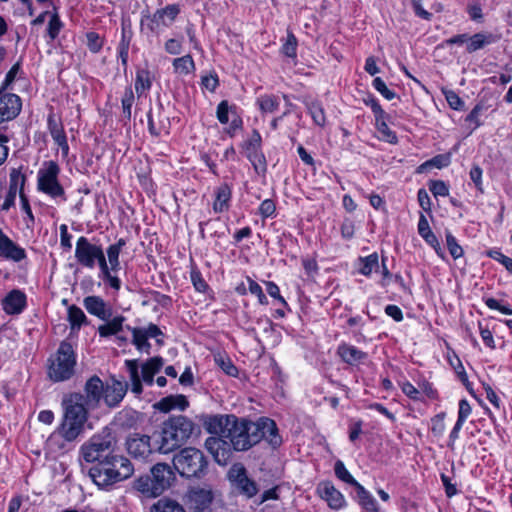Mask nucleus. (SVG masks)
Masks as SVG:
<instances>
[{
    "instance_id": "obj_1",
    "label": "nucleus",
    "mask_w": 512,
    "mask_h": 512,
    "mask_svg": "<svg viewBox=\"0 0 512 512\" xmlns=\"http://www.w3.org/2000/svg\"><path fill=\"white\" fill-rule=\"evenodd\" d=\"M116 439L108 430L93 435L80 447V456L91 464L88 475L101 489H109L114 484L130 478L134 466L124 455L115 451Z\"/></svg>"
},
{
    "instance_id": "obj_2",
    "label": "nucleus",
    "mask_w": 512,
    "mask_h": 512,
    "mask_svg": "<svg viewBox=\"0 0 512 512\" xmlns=\"http://www.w3.org/2000/svg\"><path fill=\"white\" fill-rule=\"evenodd\" d=\"M207 430L219 437H208L206 449L220 465H226L231 457V448L235 451H247L259 443V435L254 431V422L239 418L233 414L215 415L205 423Z\"/></svg>"
},
{
    "instance_id": "obj_3",
    "label": "nucleus",
    "mask_w": 512,
    "mask_h": 512,
    "mask_svg": "<svg viewBox=\"0 0 512 512\" xmlns=\"http://www.w3.org/2000/svg\"><path fill=\"white\" fill-rule=\"evenodd\" d=\"M64 415L61 424L47 439L48 447L54 452L70 449V445L83 433L87 421L84 396L72 393L62 402Z\"/></svg>"
},
{
    "instance_id": "obj_4",
    "label": "nucleus",
    "mask_w": 512,
    "mask_h": 512,
    "mask_svg": "<svg viewBox=\"0 0 512 512\" xmlns=\"http://www.w3.org/2000/svg\"><path fill=\"white\" fill-rule=\"evenodd\" d=\"M196 429L197 425L190 418L184 415L170 416L153 434L157 451L162 454L175 451L190 439Z\"/></svg>"
},
{
    "instance_id": "obj_5",
    "label": "nucleus",
    "mask_w": 512,
    "mask_h": 512,
    "mask_svg": "<svg viewBox=\"0 0 512 512\" xmlns=\"http://www.w3.org/2000/svg\"><path fill=\"white\" fill-rule=\"evenodd\" d=\"M76 353L72 344L62 341L54 354L48 358L47 374L53 382L69 380L75 373Z\"/></svg>"
},
{
    "instance_id": "obj_6",
    "label": "nucleus",
    "mask_w": 512,
    "mask_h": 512,
    "mask_svg": "<svg viewBox=\"0 0 512 512\" xmlns=\"http://www.w3.org/2000/svg\"><path fill=\"white\" fill-rule=\"evenodd\" d=\"M173 467L182 477L201 478L208 470V460L204 453L195 447L182 448L173 456Z\"/></svg>"
},
{
    "instance_id": "obj_7",
    "label": "nucleus",
    "mask_w": 512,
    "mask_h": 512,
    "mask_svg": "<svg viewBox=\"0 0 512 512\" xmlns=\"http://www.w3.org/2000/svg\"><path fill=\"white\" fill-rule=\"evenodd\" d=\"M60 167L55 161H46L38 171L37 189L52 198L62 197L65 200V190L58 180Z\"/></svg>"
},
{
    "instance_id": "obj_8",
    "label": "nucleus",
    "mask_w": 512,
    "mask_h": 512,
    "mask_svg": "<svg viewBox=\"0 0 512 512\" xmlns=\"http://www.w3.org/2000/svg\"><path fill=\"white\" fill-rule=\"evenodd\" d=\"M498 37L490 32H478L473 35L467 33L457 34L445 40L447 46L463 45L468 54H472L488 45L494 44L498 41Z\"/></svg>"
},
{
    "instance_id": "obj_9",
    "label": "nucleus",
    "mask_w": 512,
    "mask_h": 512,
    "mask_svg": "<svg viewBox=\"0 0 512 512\" xmlns=\"http://www.w3.org/2000/svg\"><path fill=\"white\" fill-rule=\"evenodd\" d=\"M152 436L140 433L130 434L126 439V450L135 459H146L153 451H157V445L151 443Z\"/></svg>"
},
{
    "instance_id": "obj_10",
    "label": "nucleus",
    "mask_w": 512,
    "mask_h": 512,
    "mask_svg": "<svg viewBox=\"0 0 512 512\" xmlns=\"http://www.w3.org/2000/svg\"><path fill=\"white\" fill-rule=\"evenodd\" d=\"M179 13V5L171 4L158 9L152 16L142 19L141 24L142 26L146 25L151 32H158L161 27L171 25Z\"/></svg>"
},
{
    "instance_id": "obj_11",
    "label": "nucleus",
    "mask_w": 512,
    "mask_h": 512,
    "mask_svg": "<svg viewBox=\"0 0 512 512\" xmlns=\"http://www.w3.org/2000/svg\"><path fill=\"white\" fill-rule=\"evenodd\" d=\"M102 248L101 244L93 243L85 236L79 237L75 247V258L78 264L93 269L94 259Z\"/></svg>"
},
{
    "instance_id": "obj_12",
    "label": "nucleus",
    "mask_w": 512,
    "mask_h": 512,
    "mask_svg": "<svg viewBox=\"0 0 512 512\" xmlns=\"http://www.w3.org/2000/svg\"><path fill=\"white\" fill-rule=\"evenodd\" d=\"M229 480L237 488V490L248 498L255 496L258 492V487L255 481L247 476L244 466L235 465L229 470Z\"/></svg>"
},
{
    "instance_id": "obj_13",
    "label": "nucleus",
    "mask_w": 512,
    "mask_h": 512,
    "mask_svg": "<svg viewBox=\"0 0 512 512\" xmlns=\"http://www.w3.org/2000/svg\"><path fill=\"white\" fill-rule=\"evenodd\" d=\"M259 435V442L265 439L273 448H277L282 443V438L278 433V428L274 420L261 417L252 426Z\"/></svg>"
},
{
    "instance_id": "obj_14",
    "label": "nucleus",
    "mask_w": 512,
    "mask_h": 512,
    "mask_svg": "<svg viewBox=\"0 0 512 512\" xmlns=\"http://www.w3.org/2000/svg\"><path fill=\"white\" fill-rule=\"evenodd\" d=\"M1 305L6 314L19 315L27 306L26 294L19 289H13L1 300Z\"/></svg>"
},
{
    "instance_id": "obj_15",
    "label": "nucleus",
    "mask_w": 512,
    "mask_h": 512,
    "mask_svg": "<svg viewBox=\"0 0 512 512\" xmlns=\"http://www.w3.org/2000/svg\"><path fill=\"white\" fill-rule=\"evenodd\" d=\"M127 390V382L112 378L111 383H108L104 387L103 399L107 406L111 408L116 407L123 400L124 396L127 393Z\"/></svg>"
},
{
    "instance_id": "obj_16",
    "label": "nucleus",
    "mask_w": 512,
    "mask_h": 512,
    "mask_svg": "<svg viewBox=\"0 0 512 512\" xmlns=\"http://www.w3.org/2000/svg\"><path fill=\"white\" fill-rule=\"evenodd\" d=\"M150 472L156 486L155 490L160 491L161 494L168 489L175 480V474L172 468L166 463L155 464Z\"/></svg>"
},
{
    "instance_id": "obj_17",
    "label": "nucleus",
    "mask_w": 512,
    "mask_h": 512,
    "mask_svg": "<svg viewBox=\"0 0 512 512\" xmlns=\"http://www.w3.org/2000/svg\"><path fill=\"white\" fill-rule=\"evenodd\" d=\"M317 492L332 509H341L345 505L344 496L330 481H323L319 483L317 486Z\"/></svg>"
},
{
    "instance_id": "obj_18",
    "label": "nucleus",
    "mask_w": 512,
    "mask_h": 512,
    "mask_svg": "<svg viewBox=\"0 0 512 512\" xmlns=\"http://www.w3.org/2000/svg\"><path fill=\"white\" fill-rule=\"evenodd\" d=\"M21 98L13 93L0 94V115L7 121L15 119L21 112Z\"/></svg>"
},
{
    "instance_id": "obj_19",
    "label": "nucleus",
    "mask_w": 512,
    "mask_h": 512,
    "mask_svg": "<svg viewBox=\"0 0 512 512\" xmlns=\"http://www.w3.org/2000/svg\"><path fill=\"white\" fill-rule=\"evenodd\" d=\"M84 391L85 395L82 394L84 396V407H95L103 398L104 384L98 376L94 375L87 380Z\"/></svg>"
},
{
    "instance_id": "obj_20",
    "label": "nucleus",
    "mask_w": 512,
    "mask_h": 512,
    "mask_svg": "<svg viewBox=\"0 0 512 512\" xmlns=\"http://www.w3.org/2000/svg\"><path fill=\"white\" fill-rule=\"evenodd\" d=\"M0 257L15 262L26 258L25 249L14 243L2 229H0Z\"/></svg>"
},
{
    "instance_id": "obj_21",
    "label": "nucleus",
    "mask_w": 512,
    "mask_h": 512,
    "mask_svg": "<svg viewBox=\"0 0 512 512\" xmlns=\"http://www.w3.org/2000/svg\"><path fill=\"white\" fill-rule=\"evenodd\" d=\"M84 307L91 314L103 321L113 315L112 308L99 296H87L83 300Z\"/></svg>"
},
{
    "instance_id": "obj_22",
    "label": "nucleus",
    "mask_w": 512,
    "mask_h": 512,
    "mask_svg": "<svg viewBox=\"0 0 512 512\" xmlns=\"http://www.w3.org/2000/svg\"><path fill=\"white\" fill-rule=\"evenodd\" d=\"M337 353L341 359L349 365L359 364L367 358L366 352L359 350L353 345L345 343L339 345Z\"/></svg>"
},
{
    "instance_id": "obj_23",
    "label": "nucleus",
    "mask_w": 512,
    "mask_h": 512,
    "mask_svg": "<svg viewBox=\"0 0 512 512\" xmlns=\"http://www.w3.org/2000/svg\"><path fill=\"white\" fill-rule=\"evenodd\" d=\"M303 103L314 124L319 127H324L326 125V114L323 104L319 100L311 97H305Z\"/></svg>"
},
{
    "instance_id": "obj_24",
    "label": "nucleus",
    "mask_w": 512,
    "mask_h": 512,
    "mask_svg": "<svg viewBox=\"0 0 512 512\" xmlns=\"http://www.w3.org/2000/svg\"><path fill=\"white\" fill-rule=\"evenodd\" d=\"M232 196L231 187L227 183H222L215 190V201L213 210L216 213H222L229 209Z\"/></svg>"
},
{
    "instance_id": "obj_25",
    "label": "nucleus",
    "mask_w": 512,
    "mask_h": 512,
    "mask_svg": "<svg viewBox=\"0 0 512 512\" xmlns=\"http://www.w3.org/2000/svg\"><path fill=\"white\" fill-rule=\"evenodd\" d=\"M189 406V402L184 395H169L162 398L155 404V408L159 411L167 413L172 409L178 408L181 411L185 410Z\"/></svg>"
},
{
    "instance_id": "obj_26",
    "label": "nucleus",
    "mask_w": 512,
    "mask_h": 512,
    "mask_svg": "<svg viewBox=\"0 0 512 512\" xmlns=\"http://www.w3.org/2000/svg\"><path fill=\"white\" fill-rule=\"evenodd\" d=\"M125 320L126 318L123 315L108 319L105 324L98 327L100 337L107 338L112 335H118L123 329Z\"/></svg>"
},
{
    "instance_id": "obj_27",
    "label": "nucleus",
    "mask_w": 512,
    "mask_h": 512,
    "mask_svg": "<svg viewBox=\"0 0 512 512\" xmlns=\"http://www.w3.org/2000/svg\"><path fill=\"white\" fill-rule=\"evenodd\" d=\"M133 487L138 492L142 493L146 497H157L161 495V492L155 490V483L151 475H143L138 477L134 483Z\"/></svg>"
},
{
    "instance_id": "obj_28",
    "label": "nucleus",
    "mask_w": 512,
    "mask_h": 512,
    "mask_svg": "<svg viewBox=\"0 0 512 512\" xmlns=\"http://www.w3.org/2000/svg\"><path fill=\"white\" fill-rule=\"evenodd\" d=\"M67 320L70 323L72 333H77L83 325L89 324V321L83 310L76 305H71L68 307Z\"/></svg>"
},
{
    "instance_id": "obj_29",
    "label": "nucleus",
    "mask_w": 512,
    "mask_h": 512,
    "mask_svg": "<svg viewBox=\"0 0 512 512\" xmlns=\"http://www.w3.org/2000/svg\"><path fill=\"white\" fill-rule=\"evenodd\" d=\"M355 490L357 502L366 512H379L378 503L370 492L361 484Z\"/></svg>"
},
{
    "instance_id": "obj_30",
    "label": "nucleus",
    "mask_w": 512,
    "mask_h": 512,
    "mask_svg": "<svg viewBox=\"0 0 512 512\" xmlns=\"http://www.w3.org/2000/svg\"><path fill=\"white\" fill-rule=\"evenodd\" d=\"M245 155L248 160L251 162L255 172L258 175H264L267 171V162L265 155L262 152V149H255L245 151Z\"/></svg>"
},
{
    "instance_id": "obj_31",
    "label": "nucleus",
    "mask_w": 512,
    "mask_h": 512,
    "mask_svg": "<svg viewBox=\"0 0 512 512\" xmlns=\"http://www.w3.org/2000/svg\"><path fill=\"white\" fill-rule=\"evenodd\" d=\"M126 245V241L120 238L116 243L111 244L107 250L108 264L111 266V270L117 272L120 269L119 255L122 248Z\"/></svg>"
},
{
    "instance_id": "obj_32",
    "label": "nucleus",
    "mask_w": 512,
    "mask_h": 512,
    "mask_svg": "<svg viewBox=\"0 0 512 512\" xmlns=\"http://www.w3.org/2000/svg\"><path fill=\"white\" fill-rule=\"evenodd\" d=\"M26 175L21 173L19 169H12L9 175V189L8 192H11L17 195L19 192V197H21L24 193V186L26 183Z\"/></svg>"
},
{
    "instance_id": "obj_33",
    "label": "nucleus",
    "mask_w": 512,
    "mask_h": 512,
    "mask_svg": "<svg viewBox=\"0 0 512 512\" xmlns=\"http://www.w3.org/2000/svg\"><path fill=\"white\" fill-rule=\"evenodd\" d=\"M174 72L179 75H188L195 71V62L190 54L175 58L172 62Z\"/></svg>"
},
{
    "instance_id": "obj_34",
    "label": "nucleus",
    "mask_w": 512,
    "mask_h": 512,
    "mask_svg": "<svg viewBox=\"0 0 512 512\" xmlns=\"http://www.w3.org/2000/svg\"><path fill=\"white\" fill-rule=\"evenodd\" d=\"M190 498L194 504L193 508H210L213 500V494L211 490L196 489L191 492Z\"/></svg>"
},
{
    "instance_id": "obj_35",
    "label": "nucleus",
    "mask_w": 512,
    "mask_h": 512,
    "mask_svg": "<svg viewBox=\"0 0 512 512\" xmlns=\"http://www.w3.org/2000/svg\"><path fill=\"white\" fill-rule=\"evenodd\" d=\"M126 367L130 374V380L132 384V392L139 395L143 391L141 379L139 376V366L137 360H126Z\"/></svg>"
},
{
    "instance_id": "obj_36",
    "label": "nucleus",
    "mask_w": 512,
    "mask_h": 512,
    "mask_svg": "<svg viewBox=\"0 0 512 512\" xmlns=\"http://www.w3.org/2000/svg\"><path fill=\"white\" fill-rule=\"evenodd\" d=\"M150 512H186L176 501L162 498L150 507Z\"/></svg>"
},
{
    "instance_id": "obj_37",
    "label": "nucleus",
    "mask_w": 512,
    "mask_h": 512,
    "mask_svg": "<svg viewBox=\"0 0 512 512\" xmlns=\"http://www.w3.org/2000/svg\"><path fill=\"white\" fill-rule=\"evenodd\" d=\"M117 422L123 428H134L139 422V413L132 409H125L118 413Z\"/></svg>"
},
{
    "instance_id": "obj_38",
    "label": "nucleus",
    "mask_w": 512,
    "mask_h": 512,
    "mask_svg": "<svg viewBox=\"0 0 512 512\" xmlns=\"http://www.w3.org/2000/svg\"><path fill=\"white\" fill-rule=\"evenodd\" d=\"M151 85L152 81L150 72L146 69L137 70L135 79V91L138 97L148 91L151 88Z\"/></svg>"
},
{
    "instance_id": "obj_39",
    "label": "nucleus",
    "mask_w": 512,
    "mask_h": 512,
    "mask_svg": "<svg viewBox=\"0 0 512 512\" xmlns=\"http://www.w3.org/2000/svg\"><path fill=\"white\" fill-rule=\"evenodd\" d=\"M359 261V273L364 276H370L372 271L379 267V257L376 252L366 256L360 257Z\"/></svg>"
},
{
    "instance_id": "obj_40",
    "label": "nucleus",
    "mask_w": 512,
    "mask_h": 512,
    "mask_svg": "<svg viewBox=\"0 0 512 512\" xmlns=\"http://www.w3.org/2000/svg\"><path fill=\"white\" fill-rule=\"evenodd\" d=\"M64 24L60 19L58 8L56 6H53V11L49 17L48 27H47V35L51 40H55L61 29L63 28Z\"/></svg>"
},
{
    "instance_id": "obj_41",
    "label": "nucleus",
    "mask_w": 512,
    "mask_h": 512,
    "mask_svg": "<svg viewBox=\"0 0 512 512\" xmlns=\"http://www.w3.org/2000/svg\"><path fill=\"white\" fill-rule=\"evenodd\" d=\"M127 329L131 331L133 339L132 343L136 346L139 351H145L149 353L151 348V344L148 342V338L143 332V328L130 327L127 326Z\"/></svg>"
},
{
    "instance_id": "obj_42",
    "label": "nucleus",
    "mask_w": 512,
    "mask_h": 512,
    "mask_svg": "<svg viewBox=\"0 0 512 512\" xmlns=\"http://www.w3.org/2000/svg\"><path fill=\"white\" fill-rule=\"evenodd\" d=\"M259 109L263 113H273L278 110L280 106L279 98L272 94L262 95L257 99Z\"/></svg>"
},
{
    "instance_id": "obj_43",
    "label": "nucleus",
    "mask_w": 512,
    "mask_h": 512,
    "mask_svg": "<svg viewBox=\"0 0 512 512\" xmlns=\"http://www.w3.org/2000/svg\"><path fill=\"white\" fill-rule=\"evenodd\" d=\"M47 124L51 137L56 143L67 138L62 123L55 118L54 114H49Z\"/></svg>"
},
{
    "instance_id": "obj_44",
    "label": "nucleus",
    "mask_w": 512,
    "mask_h": 512,
    "mask_svg": "<svg viewBox=\"0 0 512 512\" xmlns=\"http://www.w3.org/2000/svg\"><path fill=\"white\" fill-rule=\"evenodd\" d=\"M387 114L384 113L382 117L376 116V127L377 130L381 133L382 138L386 140L389 143H396L397 142V136L396 134L388 127L386 123Z\"/></svg>"
},
{
    "instance_id": "obj_45",
    "label": "nucleus",
    "mask_w": 512,
    "mask_h": 512,
    "mask_svg": "<svg viewBox=\"0 0 512 512\" xmlns=\"http://www.w3.org/2000/svg\"><path fill=\"white\" fill-rule=\"evenodd\" d=\"M135 97L131 86L125 88L124 94L121 99L123 120L130 121L131 109L134 103Z\"/></svg>"
},
{
    "instance_id": "obj_46",
    "label": "nucleus",
    "mask_w": 512,
    "mask_h": 512,
    "mask_svg": "<svg viewBox=\"0 0 512 512\" xmlns=\"http://www.w3.org/2000/svg\"><path fill=\"white\" fill-rule=\"evenodd\" d=\"M334 472L338 479L354 486V488H357V486L360 485V483L357 482L349 473V471L346 469L344 463L341 460L336 461L334 466Z\"/></svg>"
},
{
    "instance_id": "obj_47",
    "label": "nucleus",
    "mask_w": 512,
    "mask_h": 512,
    "mask_svg": "<svg viewBox=\"0 0 512 512\" xmlns=\"http://www.w3.org/2000/svg\"><path fill=\"white\" fill-rule=\"evenodd\" d=\"M229 113L236 115V106H230L227 100L221 101L217 106L216 116L221 124H227Z\"/></svg>"
},
{
    "instance_id": "obj_48",
    "label": "nucleus",
    "mask_w": 512,
    "mask_h": 512,
    "mask_svg": "<svg viewBox=\"0 0 512 512\" xmlns=\"http://www.w3.org/2000/svg\"><path fill=\"white\" fill-rule=\"evenodd\" d=\"M297 45L298 41L296 36L291 31H288L286 41L281 48V52L289 58H296Z\"/></svg>"
},
{
    "instance_id": "obj_49",
    "label": "nucleus",
    "mask_w": 512,
    "mask_h": 512,
    "mask_svg": "<svg viewBox=\"0 0 512 512\" xmlns=\"http://www.w3.org/2000/svg\"><path fill=\"white\" fill-rule=\"evenodd\" d=\"M163 365H164L163 358L160 356H155V357L147 360L142 365L141 372L155 376L161 370Z\"/></svg>"
},
{
    "instance_id": "obj_50",
    "label": "nucleus",
    "mask_w": 512,
    "mask_h": 512,
    "mask_svg": "<svg viewBox=\"0 0 512 512\" xmlns=\"http://www.w3.org/2000/svg\"><path fill=\"white\" fill-rule=\"evenodd\" d=\"M446 243L449 253L454 259H458L463 256V248L458 244L456 238L449 232H446Z\"/></svg>"
},
{
    "instance_id": "obj_51",
    "label": "nucleus",
    "mask_w": 512,
    "mask_h": 512,
    "mask_svg": "<svg viewBox=\"0 0 512 512\" xmlns=\"http://www.w3.org/2000/svg\"><path fill=\"white\" fill-rule=\"evenodd\" d=\"M87 47L92 53H98L104 44L103 39L96 32L90 31L86 34Z\"/></svg>"
},
{
    "instance_id": "obj_52",
    "label": "nucleus",
    "mask_w": 512,
    "mask_h": 512,
    "mask_svg": "<svg viewBox=\"0 0 512 512\" xmlns=\"http://www.w3.org/2000/svg\"><path fill=\"white\" fill-rule=\"evenodd\" d=\"M429 190L435 196H448L449 186L442 180H431L429 182Z\"/></svg>"
},
{
    "instance_id": "obj_53",
    "label": "nucleus",
    "mask_w": 512,
    "mask_h": 512,
    "mask_svg": "<svg viewBox=\"0 0 512 512\" xmlns=\"http://www.w3.org/2000/svg\"><path fill=\"white\" fill-rule=\"evenodd\" d=\"M372 85L376 91H378L385 99L392 100L396 97V93L386 86L385 82L380 78L376 77Z\"/></svg>"
},
{
    "instance_id": "obj_54",
    "label": "nucleus",
    "mask_w": 512,
    "mask_h": 512,
    "mask_svg": "<svg viewBox=\"0 0 512 512\" xmlns=\"http://www.w3.org/2000/svg\"><path fill=\"white\" fill-rule=\"evenodd\" d=\"M190 277H191V281L193 283L194 288L198 292L204 293L208 290L209 286L206 283V281L204 280V278L202 277V274L199 270H196V269L192 270Z\"/></svg>"
},
{
    "instance_id": "obj_55",
    "label": "nucleus",
    "mask_w": 512,
    "mask_h": 512,
    "mask_svg": "<svg viewBox=\"0 0 512 512\" xmlns=\"http://www.w3.org/2000/svg\"><path fill=\"white\" fill-rule=\"evenodd\" d=\"M444 95L450 108L454 110H463L464 101L458 96L456 92L453 90H448L444 92Z\"/></svg>"
},
{
    "instance_id": "obj_56",
    "label": "nucleus",
    "mask_w": 512,
    "mask_h": 512,
    "mask_svg": "<svg viewBox=\"0 0 512 512\" xmlns=\"http://www.w3.org/2000/svg\"><path fill=\"white\" fill-rule=\"evenodd\" d=\"M445 413H439L431 419V431L435 436H442L445 431Z\"/></svg>"
},
{
    "instance_id": "obj_57",
    "label": "nucleus",
    "mask_w": 512,
    "mask_h": 512,
    "mask_svg": "<svg viewBox=\"0 0 512 512\" xmlns=\"http://www.w3.org/2000/svg\"><path fill=\"white\" fill-rule=\"evenodd\" d=\"M261 146H262V137H261L260 133L256 129H254L252 131V135L250 136V138L247 141H245V143L243 145L244 151L261 149Z\"/></svg>"
},
{
    "instance_id": "obj_58",
    "label": "nucleus",
    "mask_w": 512,
    "mask_h": 512,
    "mask_svg": "<svg viewBox=\"0 0 512 512\" xmlns=\"http://www.w3.org/2000/svg\"><path fill=\"white\" fill-rule=\"evenodd\" d=\"M249 283V291L251 294L257 296L260 304L265 305L268 303L267 298L261 288V286L250 277H247Z\"/></svg>"
},
{
    "instance_id": "obj_59",
    "label": "nucleus",
    "mask_w": 512,
    "mask_h": 512,
    "mask_svg": "<svg viewBox=\"0 0 512 512\" xmlns=\"http://www.w3.org/2000/svg\"><path fill=\"white\" fill-rule=\"evenodd\" d=\"M201 84L204 88H206L210 92H214L219 85V79H218L217 74L211 73L209 75L202 76Z\"/></svg>"
},
{
    "instance_id": "obj_60",
    "label": "nucleus",
    "mask_w": 512,
    "mask_h": 512,
    "mask_svg": "<svg viewBox=\"0 0 512 512\" xmlns=\"http://www.w3.org/2000/svg\"><path fill=\"white\" fill-rule=\"evenodd\" d=\"M276 211V205L273 200H264L259 207V213L263 218H268L274 215Z\"/></svg>"
},
{
    "instance_id": "obj_61",
    "label": "nucleus",
    "mask_w": 512,
    "mask_h": 512,
    "mask_svg": "<svg viewBox=\"0 0 512 512\" xmlns=\"http://www.w3.org/2000/svg\"><path fill=\"white\" fill-rule=\"evenodd\" d=\"M20 69L19 63L14 64L11 69L7 72L5 80L0 87V94L4 92L15 80L16 75Z\"/></svg>"
},
{
    "instance_id": "obj_62",
    "label": "nucleus",
    "mask_w": 512,
    "mask_h": 512,
    "mask_svg": "<svg viewBox=\"0 0 512 512\" xmlns=\"http://www.w3.org/2000/svg\"><path fill=\"white\" fill-rule=\"evenodd\" d=\"M402 392L412 400H420V390L416 388L413 384L408 381H405L401 384Z\"/></svg>"
},
{
    "instance_id": "obj_63",
    "label": "nucleus",
    "mask_w": 512,
    "mask_h": 512,
    "mask_svg": "<svg viewBox=\"0 0 512 512\" xmlns=\"http://www.w3.org/2000/svg\"><path fill=\"white\" fill-rule=\"evenodd\" d=\"M216 362L227 375L233 377H236L238 375V369L230 359L219 358L216 359Z\"/></svg>"
},
{
    "instance_id": "obj_64",
    "label": "nucleus",
    "mask_w": 512,
    "mask_h": 512,
    "mask_svg": "<svg viewBox=\"0 0 512 512\" xmlns=\"http://www.w3.org/2000/svg\"><path fill=\"white\" fill-rule=\"evenodd\" d=\"M485 304L493 310H498L501 313L505 315H512V308L508 305H501L496 299L494 298H487L485 299Z\"/></svg>"
}]
</instances>
